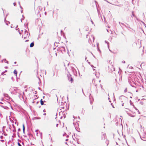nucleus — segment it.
<instances>
[{"label":"nucleus","instance_id":"29","mask_svg":"<svg viewBox=\"0 0 146 146\" xmlns=\"http://www.w3.org/2000/svg\"><path fill=\"white\" fill-rule=\"evenodd\" d=\"M0 141H1L3 143L5 141L4 140H0Z\"/></svg>","mask_w":146,"mask_h":146},{"label":"nucleus","instance_id":"40","mask_svg":"<svg viewBox=\"0 0 146 146\" xmlns=\"http://www.w3.org/2000/svg\"><path fill=\"white\" fill-rule=\"evenodd\" d=\"M91 22H92V24H94V22H93V21H92V20H91Z\"/></svg>","mask_w":146,"mask_h":146},{"label":"nucleus","instance_id":"30","mask_svg":"<svg viewBox=\"0 0 146 146\" xmlns=\"http://www.w3.org/2000/svg\"><path fill=\"white\" fill-rule=\"evenodd\" d=\"M21 131V129L20 128H19L18 129V132L20 131Z\"/></svg>","mask_w":146,"mask_h":146},{"label":"nucleus","instance_id":"43","mask_svg":"<svg viewBox=\"0 0 146 146\" xmlns=\"http://www.w3.org/2000/svg\"><path fill=\"white\" fill-rule=\"evenodd\" d=\"M17 135H18V137H19V132H18L17 133Z\"/></svg>","mask_w":146,"mask_h":146},{"label":"nucleus","instance_id":"25","mask_svg":"<svg viewBox=\"0 0 146 146\" xmlns=\"http://www.w3.org/2000/svg\"><path fill=\"white\" fill-rule=\"evenodd\" d=\"M13 5H14V6H16V4H16V3L14 2V3H13Z\"/></svg>","mask_w":146,"mask_h":146},{"label":"nucleus","instance_id":"64","mask_svg":"<svg viewBox=\"0 0 146 146\" xmlns=\"http://www.w3.org/2000/svg\"><path fill=\"white\" fill-rule=\"evenodd\" d=\"M39 103V101H37L36 102V104H38V103Z\"/></svg>","mask_w":146,"mask_h":146},{"label":"nucleus","instance_id":"58","mask_svg":"<svg viewBox=\"0 0 146 146\" xmlns=\"http://www.w3.org/2000/svg\"><path fill=\"white\" fill-rule=\"evenodd\" d=\"M4 100V99L3 98H2L1 99V100L2 101H3V100Z\"/></svg>","mask_w":146,"mask_h":146},{"label":"nucleus","instance_id":"8","mask_svg":"<svg viewBox=\"0 0 146 146\" xmlns=\"http://www.w3.org/2000/svg\"><path fill=\"white\" fill-rule=\"evenodd\" d=\"M40 119V117H34L33 118V120H35V119Z\"/></svg>","mask_w":146,"mask_h":146},{"label":"nucleus","instance_id":"57","mask_svg":"<svg viewBox=\"0 0 146 146\" xmlns=\"http://www.w3.org/2000/svg\"><path fill=\"white\" fill-rule=\"evenodd\" d=\"M18 32L19 33V34H21V33L19 31H18Z\"/></svg>","mask_w":146,"mask_h":146},{"label":"nucleus","instance_id":"15","mask_svg":"<svg viewBox=\"0 0 146 146\" xmlns=\"http://www.w3.org/2000/svg\"><path fill=\"white\" fill-rule=\"evenodd\" d=\"M132 15L134 17H136V16H135V15L134 14V11H132Z\"/></svg>","mask_w":146,"mask_h":146},{"label":"nucleus","instance_id":"17","mask_svg":"<svg viewBox=\"0 0 146 146\" xmlns=\"http://www.w3.org/2000/svg\"><path fill=\"white\" fill-rule=\"evenodd\" d=\"M122 98H127V97H126L123 96H120L119 98V99H121Z\"/></svg>","mask_w":146,"mask_h":146},{"label":"nucleus","instance_id":"54","mask_svg":"<svg viewBox=\"0 0 146 146\" xmlns=\"http://www.w3.org/2000/svg\"><path fill=\"white\" fill-rule=\"evenodd\" d=\"M0 104H3V103L2 102H0Z\"/></svg>","mask_w":146,"mask_h":146},{"label":"nucleus","instance_id":"63","mask_svg":"<svg viewBox=\"0 0 146 146\" xmlns=\"http://www.w3.org/2000/svg\"><path fill=\"white\" fill-rule=\"evenodd\" d=\"M129 68H133L132 67H131V66H130V67H129Z\"/></svg>","mask_w":146,"mask_h":146},{"label":"nucleus","instance_id":"51","mask_svg":"<svg viewBox=\"0 0 146 146\" xmlns=\"http://www.w3.org/2000/svg\"><path fill=\"white\" fill-rule=\"evenodd\" d=\"M68 139H66L65 140V141H68Z\"/></svg>","mask_w":146,"mask_h":146},{"label":"nucleus","instance_id":"60","mask_svg":"<svg viewBox=\"0 0 146 146\" xmlns=\"http://www.w3.org/2000/svg\"><path fill=\"white\" fill-rule=\"evenodd\" d=\"M100 52H101V50L100 49H99V50H98Z\"/></svg>","mask_w":146,"mask_h":146},{"label":"nucleus","instance_id":"5","mask_svg":"<svg viewBox=\"0 0 146 146\" xmlns=\"http://www.w3.org/2000/svg\"><path fill=\"white\" fill-rule=\"evenodd\" d=\"M13 73L15 75V76L17 77V72L16 69H15L14 70V71H13ZM17 81L18 82V78L17 77Z\"/></svg>","mask_w":146,"mask_h":146},{"label":"nucleus","instance_id":"48","mask_svg":"<svg viewBox=\"0 0 146 146\" xmlns=\"http://www.w3.org/2000/svg\"><path fill=\"white\" fill-rule=\"evenodd\" d=\"M18 3H19V5H20V1H19L18 2Z\"/></svg>","mask_w":146,"mask_h":146},{"label":"nucleus","instance_id":"37","mask_svg":"<svg viewBox=\"0 0 146 146\" xmlns=\"http://www.w3.org/2000/svg\"><path fill=\"white\" fill-rule=\"evenodd\" d=\"M122 62L123 63H125V61L124 60H123L122 61Z\"/></svg>","mask_w":146,"mask_h":146},{"label":"nucleus","instance_id":"16","mask_svg":"<svg viewBox=\"0 0 146 146\" xmlns=\"http://www.w3.org/2000/svg\"><path fill=\"white\" fill-rule=\"evenodd\" d=\"M61 48L62 49V50L64 51H65V49L64 47L62 46L61 47Z\"/></svg>","mask_w":146,"mask_h":146},{"label":"nucleus","instance_id":"10","mask_svg":"<svg viewBox=\"0 0 146 146\" xmlns=\"http://www.w3.org/2000/svg\"><path fill=\"white\" fill-rule=\"evenodd\" d=\"M34 46V42H31L30 45V47H32Z\"/></svg>","mask_w":146,"mask_h":146},{"label":"nucleus","instance_id":"32","mask_svg":"<svg viewBox=\"0 0 146 146\" xmlns=\"http://www.w3.org/2000/svg\"><path fill=\"white\" fill-rule=\"evenodd\" d=\"M127 88H126V89H125V90H124V92H127Z\"/></svg>","mask_w":146,"mask_h":146},{"label":"nucleus","instance_id":"14","mask_svg":"<svg viewBox=\"0 0 146 146\" xmlns=\"http://www.w3.org/2000/svg\"><path fill=\"white\" fill-rule=\"evenodd\" d=\"M15 127H13V128H15V129H14V130H13V132H15H15H16V129H15ZM13 135H15V133H13Z\"/></svg>","mask_w":146,"mask_h":146},{"label":"nucleus","instance_id":"3","mask_svg":"<svg viewBox=\"0 0 146 146\" xmlns=\"http://www.w3.org/2000/svg\"><path fill=\"white\" fill-rule=\"evenodd\" d=\"M23 35H24L25 36L24 37V39H25L28 35V33L27 30L26 29H25L24 34Z\"/></svg>","mask_w":146,"mask_h":146},{"label":"nucleus","instance_id":"12","mask_svg":"<svg viewBox=\"0 0 146 146\" xmlns=\"http://www.w3.org/2000/svg\"><path fill=\"white\" fill-rule=\"evenodd\" d=\"M127 114H128V115L131 116V117H134L135 116V115H132L131 114V113H127Z\"/></svg>","mask_w":146,"mask_h":146},{"label":"nucleus","instance_id":"62","mask_svg":"<svg viewBox=\"0 0 146 146\" xmlns=\"http://www.w3.org/2000/svg\"><path fill=\"white\" fill-rule=\"evenodd\" d=\"M35 94H36V91H35Z\"/></svg>","mask_w":146,"mask_h":146},{"label":"nucleus","instance_id":"22","mask_svg":"<svg viewBox=\"0 0 146 146\" xmlns=\"http://www.w3.org/2000/svg\"><path fill=\"white\" fill-rule=\"evenodd\" d=\"M141 22L142 23L145 25V27H146V24H145V23L143 21H141Z\"/></svg>","mask_w":146,"mask_h":146},{"label":"nucleus","instance_id":"31","mask_svg":"<svg viewBox=\"0 0 146 146\" xmlns=\"http://www.w3.org/2000/svg\"><path fill=\"white\" fill-rule=\"evenodd\" d=\"M63 117H64V118H65L66 117L65 114L64 113L63 114Z\"/></svg>","mask_w":146,"mask_h":146},{"label":"nucleus","instance_id":"24","mask_svg":"<svg viewBox=\"0 0 146 146\" xmlns=\"http://www.w3.org/2000/svg\"><path fill=\"white\" fill-rule=\"evenodd\" d=\"M17 143L19 146H22L19 142H18Z\"/></svg>","mask_w":146,"mask_h":146},{"label":"nucleus","instance_id":"46","mask_svg":"<svg viewBox=\"0 0 146 146\" xmlns=\"http://www.w3.org/2000/svg\"><path fill=\"white\" fill-rule=\"evenodd\" d=\"M107 45H108V48L109 49V44Z\"/></svg>","mask_w":146,"mask_h":146},{"label":"nucleus","instance_id":"18","mask_svg":"<svg viewBox=\"0 0 146 146\" xmlns=\"http://www.w3.org/2000/svg\"><path fill=\"white\" fill-rule=\"evenodd\" d=\"M105 137H106L105 133L104 134H103L102 135V138L103 137H104V139H105Z\"/></svg>","mask_w":146,"mask_h":146},{"label":"nucleus","instance_id":"21","mask_svg":"<svg viewBox=\"0 0 146 146\" xmlns=\"http://www.w3.org/2000/svg\"><path fill=\"white\" fill-rule=\"evenodd\" d=\"M105 42L106 43L107 45L109 44V43L108 41H107L106 40H105Z\"/></svg>","mask_w":146,"mask_h":146},{"label":"nucleus","instance_id":"47","mask_svg":"<svg viewBox=\"0 0 146 146\" xmlns=\"http://www.w3.org/2000/svg\"><path fill=\"white\" fill-rule=\"evenodd\" d=\"M58 124H56V126L57 127H58Z\"/></svg>","mask_w":146,"mask_h":146},{"label":"nucleus","instance_id":"35","mask_svg":"<svg viewBox=\"0 0 146 146\" xmlns=\"http://www.w3.org/2000/svg\"><path fill=\"white\" fill-rule=\"evenodd\" d=\"M111 105L112 106V107H113V108H115L114 107V106L113 105L112 103H111Z\"/></svg>","mask_w":146,"mask_h":146},{"label":"nucleus","instance_id":"6","mask_svg":"<svg viewBox=\"0 0 146 146\" xmlns=\"http://www.w3.org/2000/svg\"><path fill=\"white\" fill-rule=\"evenodd\" d=\"M141 139L143 141H146V137L145 136L143 137L140 136Z\"/></svg>","mask_w":146,"mask_h":146},{"label":"nucleus","instance_id":"7","mask_svg":"<svg viewBox=\"0 0 146 146\" xmlns=\"http://www.w3.org/2000/svg\"><path fill=\"white\" fill-rule=\"evenodd\" d=\"M0 106L5 109L7 110L9 109V108L7 106H4L3 105H0Z\"/></svg>","mask_w":146,"mask_h":146},{"label":"nucleus","instance_id":"55","mask_svg":"<svg viewBox=\"0 0 146 146\" xmlns=\"http://www.w3.org/2000/svg\"><path fill=\"white\" fill-rule=\"evenodd\" d=\"M65 135H66V133H65L64 134H63V136H64V135H65Z\"/></svg>","mask_w":146,"mask_h":146},{"label":"nucleus","instance_id":"49","mask_svg":"<svg viewBox=\"0 0 146 146\" xmlns=\"http://www.w3.org/2000/svg\"><path fill=\"white\" fill-rule=\"evenodd\" d=\"M4 135H5V136H6L7 135V134L6 133H5V134H4Z\"/></svg>","mask_w":146,"mask_h":146},{"label":"nucleus","instance_id":"59","mask_svg":"<svg viewBox=\"0 0 146 146\" xmlns=\"http://www.w3.org/2000/svg\"><path fill=\"white\" fill-rule=\"evenodd\" d=\"M90 104H92V102H90Z\"/></svg>","mask_w":146,"mask_h":146},{"label":"nucleus","instance_id":"2","mask_svg":"<svg viewBox=\"0 0 146 146\" xmlns=\"http://www.w3.org/2000/svg\"><path fill=\"white\" fill-rule=\"evenodd\" d=\"M70 68H71V70L72 72L76 76L77 74V71H76V70L73 66H71Z\"/></svg>","mask_w":146,"mask_h":146},{"label":"nucleus","instance_id":"42","mask_svg":"<svg viewBox=\"0 0 146 146\" xmlns=\"http://www.w3.org/2000/svg\"><path fill=\"white\" fill-rule=\"evenodd\" d=\"M11 79L12 80H13V81H14V80H13L14 79H13V77H11Z\"/></svg>","mask_w":146,"mask_h":146},{"label":"nucleus","instance_id":"11","mask_svg":"<svg viewBox=\"0 0 146 146\" xmlns=\"http://www.w3.org/2000/svg\"><path fill=\"white\" fill-rule=\"evenodd\" d=\"M132 106H133V107L134 108H135L136 110H137L138 111H139V110H138V109L136 108L135 106L133 105H133H132ZM140 113L139 112H138V113L139 114H140Z\"/></svg>","mask_w":146,"mask_h":146},{"label":"nucleus","instance_id":"41","mask_svg":"<svg viewBox=\"0 0 146 146\" xmlns=\"http://www.w3.org/2000/svg\"><path fill=\"white\" fill-rule=\"evenodd\" d=\"M43 111L44 112H45L46 111L44 109L43 110Z\"/></svg>","mask_w":146,"mask_h":146},{"label":"nucleus","instance_id":"39","mask_svg":"<svg viewBox=\"0 0 146 146\" xmlns=\"http://www.w3.org/2000/svg\"><path fill=\"white\" fill-rule=\"evenodd\" d=\"M25 129H23V133L24 134H25Z\"/></svg>","mask_w":146,"mask_h":146},{"label":"nucleus","instance_id":"34","mask_svg":"<svg viewBox=\"0 0 146 146\" xmlns=\"http://www.w3.org/2000/svg\"><path fill=\"white\" fill-rule=\"evenodd\" d=\"M97 10L98 11V14H99L100 12L98 9V8L97 7Z\"/></svg>","mask_w":146,"mask_h":146},{"label":"nucleus","instance_id":"23","mask_svg":"<svg viewBox=\"0 0 146 146\" xmlns=\"http://www.w3.org/2000/svg\"><path fill=\"white\" fill-rule=\"evenodd\" d=\"M23 129H25V127L24 125L23 124Z\"/></svg>","mask_w":146,"mask_h":146},{"label":"nucleus","instance_id":"4","mask_svg":"<svg viewBox=\"0 0 146 146\" xmlns=\"http://www.w3.org/2000/svg\"><path fill=\"white\" fill-rule=\"evenodd\" d=\"M4 96L5 97H6V99L8 100L10 98V97L7 94H3Z\"/></svg>","mask_w":146,"mask_h":146},{"label":"nucleus","instance_id":"45","mask_svg":"<svg viewBox=\"0 0 146 146\" xmlns=\"http://www.w3.org/2000/svg\"><path fill=\"white\" fill-rule=\"evenodd\" d=\"M4 72H2L1 73V74L2 75H3V74H4Z\"/></svg>","mask_w":146,"mask_h":146},{"label":"nucleus","instance_id":"20","mask_svg":"<svg viewBox=\"0 0 146 146\" xmlns=\"http://www.w3.org/2000/svg\"><path fill=\"white\" fill-rule=\"evenodd\" d=\"M121 25H122L124 26L125 27H126L127 28V26L126 25H125L123 23H121Z\"/></svg>","mask_w":146,"mask_h":146},{"label":"nucleus","instance_id":"61","mask_svg":"<svg viewBox=\"0 0 146 146\" xmlns=\"http://www.w3.org/2000/svg\"><path fill=\"white\" fill-rule=\"evenodd\" d=\"M22 16H23V19H24V18H25V17H24L23 15Z\"/></svg>","mask_w":146,"mask_h":146},{"label":"nucleus","instance_id":"50","mask_svg":"<svg viewBox=\"0 0 146 146\" xmlns=\"http://www.w3.org/2000/svg\"><path fill=\"white\" fill-rule=\"evenodd\" d=\"M97 84H96L95 85V87H96V88H97Z\"/></svg>","mask_w":146,"mask_h":146},{"label":"nucleus","instance_id":"56","mask_svg":"<svg viewBox=\"0 0 146 146\" xmlns=\"http://www.w3.org/2000/svg\"><path fill=\"white\" fill-rule=\"evenodd\" d=\"M78 119H80V117L79 116H78Z\"/></svg>","mask_w":146,"mask_h":146},{"label":"nucleus","instance_id":"38","mask_svg":"<svg viewBox=\"0 0 146 146\" xmlns=\"http://www.w3.org/2000/svg\"><path fill=\"white\" fill-rule=\"evenodd\" d=\"M91 66L92 67V68H95L94 66L93 65H91Z\"/></svg>","mask_w":146,"mask_h":146},{"label":"nucleus","instance_id":"1","mask_svg":"<svg viewBox=\"0 0 146 146\" xmlns=\"http://www.w3.org/2000/svg\"><path fill=\"white\" fill-rule=\"evenodd\" d=\"M68 78V80L71 83H72L74 81V79L72 77V75L70 74L67 75Z\"/></svg>","mask_w":146,"mask_h":146},{"label":"nucleus","instance_id":"26","mask_svg":"<svg viewBox=\"0 0 146 146\" xmlns=\"http://www.w3.org/2000/svg\"><path fill=\"white\" fill-rule=\"evenodd\" d=\"M129 102H130V104L131 105H133L132 104V102H131V100H130Z\"/></svg>","mask_w":146,"mask_h":146},{"label":"nucleus","instance_id":"52","mask_svg":"<svg viewBox=\"0 0 146 146\" xmlns=\"http://www.w3.org/2000/svg\"><path fill=\"white\" fill-rule=\"evenodd\" d=\"M64 107H61V108L64 109Z\"/></svg>","mask_w":146,"mask_h":146},{"label":"nucleus","instance_id":"28","mask_svg":"<svg viewBox=\"0 0 146 146\" xmlns=\"http://www.w3.org/2000/svg\"><path fill=\"white\" fill-rule=\"evenodd\" d=\"M0 138L1 139H2L3 138V136L1 135L0 137Z\"/></svg>","mask_w":146,"mask_h":146},{"label":"nucleus","instance_id":"9","mask_svg":"<svg viewBox=\"0 0 146 146\" xmlns=\"http://www.w3.org/2000/svg\"><path fill=\"white\" fill-rule=\"evenodd\" d=\"M40 102L41 105H44V103L43 102V100L42 99H41ZM44 105H46V104H44Z\"/></svg>","mask_w":146,"mask_h":146},{"label":"nucleus","instance_id":"44","mask_svg":"<svg viewBox=\"0 0 146 146\" xmlns=\"http://www.w3.org/2000/svg\"><path fill=\"white\" fill-rule=\"evenodd\" d=\"M20 5V8L21 9H23V8H22V7L21 6V5Z\"/></svg>","mask_w":146,"mask_h":146},{"label":"nucleus","instance_id":"36","mask_svg":"<svg viewBox=\"0 0 146 146\" xmlns=\"http://www.w3.org/2000/svg\"><path fill=\"white\" fill-rule=\"evenodd\" d=\"M6 102L7 103H8V104H9L10 106H11L10 104V103H9V102H7V101H6Z\"/></svg>","mask_w":146,"mask_h":146},{"label":"nucleus","instance_id":"33","mask_svg":"<svg viewBox=\"0 0 146 146\" xmlns=\"http://www.w3.org/2000/svg\"><path fill=\"white\" fill-rule=\"evenodd\" d=\"M97 49L98 50H99V49H100L99 47H98V45L97 46Z\"/></svg>","mask_w":146,"mask_h":146},{"label":"nucleus","instance_id":"13","mask_svg":"<svg viewBox=\"0 0 146 146\" xmlns=\"http://www.w3.org/2000/svg\"><path fill=\"white\" fill-rule=\"evenodd\" d=\"M5 22V23L7 25H8V24H7V22H8L9 24L10 23V22L9 21H6V18H5L4 20Z\"/></svg>","mask_w":146,"mask_h":146},{"label":"nucleus","instance_id":"53","mask_svg":"<svg viewBox=\"0 0 146 146\" xmlns=\"http://www.w3.org/2000/svg\"><path fill=\"white\" fill-rule=\"evenodd\" d=\"M38 89L39 90H41V88L40 87H38Z\"/></svg>","mask_w":146,"mask_h":146},{"label":"nucleus","instance_id":"27","mask_svg":"<svg viewBox=\"0 0 146 146\" xmlns=\"http://www.w3.org/2000/svg\"><path fill=\"white\" fill-rule=\"evenodd\" d=\"M5 126H3V127H2V129H3V130L4 129H5Z\"/></svg>","mask_w":146,"mask_h":146},{"label":"nucleus","instance_id":"19","mask_svg":"<svg viewBox=\"0 0 146 146\" xmlns=\"http://www.w3.org/2000/svg\"><path fill=\"white\" fill-rule=\"evenodd\" d=\"M3 60H4V62H5V63L8 64V63H9L8 61H7V60L6 59H4Z\"/></svg>","mask_w":146,"mask_h":146}]
</instances>
